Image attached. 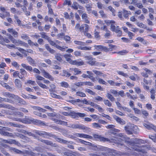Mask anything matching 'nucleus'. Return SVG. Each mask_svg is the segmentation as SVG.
Listing matches in <instances>:
<instances>
[{
    "instance_id": "f257e3e1",
    "label": "nucleus",
    "mask_w": 156,
    "mask_h": 156,
    "mask_svg": "<svg viewBox=\"0 0 156 156\" xmlns=\"http://www.w3.org/2000/svg\"><path fill=\"white\" fill-rule=\"evenodd\" d=\"M136 143H135L133 142H129L128 143V145L134 150L138 152H140V154H141V153H145L146 151L139 147L137 145V143H139V144L141 143H144V141L141 140H139L138 141H136Z\"/></svg>"
},
{
    "instance_id": "f03ea898",
    "label": "nucleus",
    "mask_w": 156,
    "mask_h": 156,
    "mask_svg": "<svg viewBox=\"0 0 156 156\" xmlns=\"http://www.w3.org/2000/svg\"><path fill=\"white\" fill-rule=\"evenodd\" d=\"M105 23L107 25H111L110 30L113 32H115L116 33L118 34L119 36H121L122 34V32L120 29L119 27L117 26L115 27V22L113 20H106L105 21Z\"/></svg>"
},
{
    "instance_id": "7ed1b4c3",
    "label": "nucleus",
    "mask_w": 156,
    "mask_h": 156,
    "mask_svg": "<svg viewBox=\"0 0 156 156\" xmlns=\"http://www.w3.org/2000/svg\"><path fill=\"white\" fill-rule=\"evenodd\" d=\"M49 116L52 117V120L54 121L56 123L63 125H67V122H66L62 121L57 119H60V116L55 113H49L48 114Z\"/></svg>"
},
{
    "instance_id": "20e7f679",
    "label": "nucleus",
    "mask_w": 156,
    "mask_h": 156,
    "mask_svg": "<svg viewBox=\"0 0 156 156\" xmlns=\"http://www.w3.org/2000/svg\"><path fill=\"white\" fill-rule=\"evenodd\" d=\"M10 42V41L9 39L5 38L2 35H0V44L3 45H5L9 49H12V48H17L15 45L13 44H6V43H9Z\"/></svg>"
},
{
    "instance_id": "39448f33",
    "label": "nucleus",
    "mask_w": 156,
    "mask_h": 156,
    "mask_svg": "<svg viewBox=\"0 0 156 156\" xmlns=\"http://www.w3.org/2000/svg\"><path fill=\"white\" fill-rule=\"evenodd\" d=\"M138 128L136 126H134L133 124H129L125 127V130L126 133L129 134H131L132 133L133 131H134V129H136Z\"/></svg>"
},
{
    "instance_id": "423d86ee",
    "label": "nucleus",
    "mask_w": 156,
    "mask_h": 156,
    "mask_svg": "<svg viewBox=\"0 0 156 156\" xmlns=\"http://www.w3.org/2000/svg\"><path fill=\"white\" fill-rule=\"evenodd\" d=\"M35 77L37 80L36 81V82L40 87L43 89H48V86L42 83L41 82L39 81H43L44 79V77L37 75H36Z\"/></svg>"
},
{
    "instance_id": "0eeeda50",
    "label": "nucleus",
    "mask_w": 156,
    "mask_h": 156,
    "mask_svg": "<svg viewBox=\"0 0 156 156\" xmlns=\"http://www.w3.org/2000/svg\"><path fill=\"white\" fill-rule=\"evenodd\" d=\"M15 120L21 122L25 123H30V122H34V119L32 118H29L28 117L26 116L24 119H21L20 118H15Z\"/></svg>"
},
{
    "instance_id": "6e6552de",
    "label": "nucleus",
    "mask_w": 156,
    "mask_h": 156,
    "mask_svg": "<svg viewBox=\"0 0 156 156\" xmlns=\"http://www.w3.org/2000/svg\"><path fill=\"white\" fill-rule=\"evenodd\" d=\"M0 140L4 143L9 144H14L18 146H20V144L18 141L15 140L10 139L7 140H2L1 139Z\"/></svg>"
},
{
    "instance_id": "1a4fd4ad",
    "label": "nucleus",
    "mask_w": 156,
    "mask_h": 156,
    "mask_svg": "<svg viewBox=\"0 0 156 156\" xmlns=\"http://www.w3.org/2000/svg\"><path fill=\"white\" fill-rule=\"evenodd\" d=\"M41 71L42 73V75L46 78L48 79L51 81H54V78L50 75L48 73L46 72L44 70L41 69Z\"/></svg>"
},
{
    "instance_id": "9d476101",
    "label": "nucleus",
    "mask_w": 156,
    "mask_h": 156,
    "mask_svg": "<svg viewBox=\"0 0 156 156\" xmlns=\"http://www.w3.org/2000/svg\"><path fill=\"white\" fill-rule=\"evenodd\" d=\"M69 72H71V73L72 74L75 75H80L82 73V72L80 70L76 68H70Z\"/></svg>"
},
{
    "instance_id": "9b49d317",
    "label": "nucleus",
    "mask_w": 156,
    "mask_h": 156,
    "mask_svg": "<svg viewBox=\"0 0 156 156\" xmlns=\"http://www.w3.org/2000/svg\"><path fill=\"white\" fill-rule=\"evenodd\" d=\"M9 39L12 41V42L15 44L16 45H21L23 42V41L20 40H16L11 35H9Z\"/></svg>"
},
{
    "instance_id": "f8f14e48",
    "label": "nucleus",
    "mask_w": 156,
    "mask_h": 156,
    "mask_svg": "<svg viewBox=\"0 0 156 156\" xmlns=\"http://www.w3.org/2000/svg\"><path fill=\"white\" fill-rule=\"evenodd\" d=\"M1 126H0V134L2 135L5 136H8L15 138V136L11 133H9L3 131V129H2Z\"/></svg>"
},
{
    "instance_id": "ddd939ff",
    "label": "nucleus",
    "mask_w": 156,
    "mask_h": 156,
    "mask_svg": "<svg viewBox=\"0 0 156 156\" xmlns=\"http://www.w3.org/2000/svg\"><path fill=\"white\" fill-rule=\"evenodd\" d=\"M143 125L147 129L151 130L152 129L156 132V126H154L152 124L146 122L143 124Z\"/></svg>"
},
{
    "instance_id": "4468645a",
    "label": "nucleus",
    "mask_w": 156,
    "mask_h": 156,
    "mask_svg": "<svg viewBox=\"0 0 156 156\" xmlns=\"http://www.w3.org/2000/svg\"><path fill=\"white\" fill-rule=\"evenodd\" d=\"M68 127L74 129H85V127L82 125H80L78 124H70Z\"/></svg>"
},
{
    "instance_id": "2eb2a0df",
    "label": "nucleus",
    "mask_w": 156,
    "mask_h": 156,
    "mask_svg": "<svg viewBox=\"0 0 156 156\" xmlns=\"http://www.w3.org/2000/svg\"><path fill=\"white\" fill-rule=\"evenodd\" d=\"M94 137L97 140H99L101 141H108V139L102 137L101 136L97 134H94Z\"/></svg>"
},
{
    "instance_id": "dca6fc26",
    "label": "nucleus",
    "mask_w": 156,
    "mask_h": 156,
    "mask_svg": "<svg viewBox=\"0 0 156 156\" xmlns=\"http://www.w3.org/2000/svg\"><path fill=\"white\" fill-rule=\"evenodd\" d=\"M76 136L80 138L90 139L92 138V136L83 133H76Z\"/></svg>"
},
{
    "instance_id": "f3484780",
    "label": "nucleus",
    "mask_w": 156,
    "mask_h": 156,
    "mask_svg": "<svg viewBox=\"0 0 156 156\" xmlns=\"http://www.w3.org/2000/svg\"><path fill=\"white\" fill-rule=\"evenodd\" d=\"M113 117L114 119L118 123L122 125L125 124V121L117 116L115 115L113 116Z\"/></svg>"
},
{
    "instance_id": "a211bd4d",
    "label": "nucleus",
    "mask_w": 156,
    "mask_h": 156,
    "mask_svg": "<svg viewBox=\"0 0 156 156\" xmlns=\"http://www.w3.org/2000/svg\"><path fill=\"white\" fill-rule=\"evenodd\" d=\"M71 7L75 9H77L78 8L82 9L83 8V7L80 6L76 2H73V3Z\"/></svg>"
},
{
    "instance_id": "6ab92c4d",
    "label": "nucleus",
    "mask_w": 156,
    "mask_h": 156,
    "mask_svg": "<svg viewBox=\"0 0 156 156\" xmlns=\"http://www.w3.org/2000/svg\"><path fill=\"white\" fill-rule=\"evenodd\" d=\"M14 17L15 19V22L17 23L18 26H22L23 27L25 26L24 25L22 24V21L19 19V17L18 16L15 15Z\"/></svg>"
},
{
    "instance_id": "aec40b11",
    "label": "nucleus",
    "mask_w": 156,
    "mask_h": 156,
    "mask_svg": "<svg viewBox=\"0 0 156 156\" xmlns=\"http://www.w3.org/2000/svg\"><path fill=\"white\" fill-rule=\"evenodd\" d=\"M12 98L18 100L19 101L20 103H21L24 105L26 104V102L24 101L22 99L19 97L17 95L13 94V96H12Z\"/></svg>"
},
{
    "instance_id": "412c9836",
    "label": "nucleus",
    "mask_w": 156,
    "mask_h": 156,
    "mask_svg": "<svg viewBox=\"0 0 156 156\" xmlns=\"http://www.w3.org/2000/svg\"><path fill=\"white\" fill-rule=\"evenodd\" d=\"M8 31L9 33H12L15 37L18 36V33L13 28H9L8 29Z\"/></svg>"
},
{
    "instance_id": "4be33fe9",
    "label": "nucleus",
    "mask_w": 156,
    "mask_h": 156,
    "mask_svg": "<svg viewBox=\"0 0 156 156\" xmlns=\"http://www.w3.org/2000/svg\"><path fill=\"white\" fill-rule=\"evenodd\" d=\"M10 16L9 12H4L3 13H0V17L4 19L6 17H9Z\"/></svg>"
},
{
    "instance_id": "5701e85b",
    "label": "nucleus",
    "mask_w": 156,
    "mask_h": 156,
    "mask_svg": "<svg viewBox=\"0 0 156 156\" xmlns=\"http://www.w3.org/2000/svg\"><path fill=\"white\" fill-rule=\"evenodd\" d=\"M63 56L65 58L67 61L69 62L71 64V62L73 61L70 58V57H73L72 55L70 54H66L64 55Z\"/></svg>"
},
{
    "instance_id": "b1692460",
    "label": "nucleus",
    "mask_w": 156,
    "mask_h": 156,
    "mask_svg": "<svg viewBox=\"0 0 156 156\" xmlns=\"http://www.w3.org/2000/svg\"><path fill=\"white\" fill-rule=\"evenodd\" d=\"M71 64L78 66H81L84 65V62L83 61L79 62L76 60H74L73 61H71Z\"/></svg>"
},
{
    "instance_id": "393cba45",
    "label": "nucleus",
    "mask_w": 156,
    "mask_h": 156,
    "mask_svg": "<svg viewBox=\"0 0 156 156\" xmlns=\"http://www.w3.org/2000/svg\"><path fill=\"white\" fill-rule=\"evenodd\" d=\"M82 18L85 23H90V21L88 19L87 15L86 13H83L82 16Z\"/></svg>"
},
{
    "instance_id": "a878e982",
    "label": "nucleus",
    "mask_w": 156,
    "mask_h": 156,
    "mask_svg": "<svg viewBox=\"0 0 156 156\" xmlns=\"http://www.w3.org/2000/svg\"><path fill=\"white\" fill-rule=\"evenodd\" d=\"M7 126H14L17 127H20L21 125L15 123L14 122H8L6 123Z\"/></svg>"
},
{
    "instance_id": "bb28decb",
    "label": "nucleus",
    "mask_w": 156,
    "mask_h": 156,
    "mask_svg": "<svg viewBox=\"0 0 156 156\" xmlns=\"http://www.w3.org/2000/svg\"><path fill=\"white\" fill-rule=\"evenodd\" d=\"M93 128L94 129L100 128L103 126L98 123L94 122L91 124Z\"/></svg>"
},
{
    "instance_id": "cd10ccee",
    "label": "nucleus",
    "mask_w": 156,
    "mask_h": 156,
    "mask_svg": "<svg viewBox=\"0 0 156 156\" xmlns=\"http://www.w3.org/2000/svg\"><path fill=\"white\" fill-rule=\"evenodd\" d=\"M21 66L23 68L25 69L28 71H30L32 70V68L31 66L27 65L25 64H22Z\"/></svg>"
},
{
    "instance_id": "c85d7f7f",
    "label": "nucleus",
    "mask_w": 156,
    "mask_h": 156,
    "mask_svg": "<svg viewBox=\"0 0 156 156\" xmlns=\"http://www.w3.org/2000/svg\"><path fill=\"white\" fill-rule=\"evenodd\" d=\"M77 48L78 49H80L81 50H84V51H87L91 49V47H82V46H79L77 47Z\"/></svg>"
},
{
    "instance_id": "c756f323",
    "label": "nucleus",
    "mask_w": 156,
    "mask_h": 156,
    "mask_svg": "<svg viewBox=\"0 0 156 156\" xmlns=\"http://www.w3.org/2000/svg\"><path fill=\"white\" fill-rule=\"evenodd\" d=\"M9 150L11 152L16 153H21L22 152L20 151L13 147H10Z\"/></svg>"
},
{
    "instance_id": "7c9ffc66",
    "label": "nucleus",
    "mask_w": 156,
    "mask_h": 156,
    "mask_svg": "<svg viewBox=\"0 0 156 156\" xmlns=\"http://www.w3.org/2000/svg\"><path fill=\"white\" fill-rule=\"evenodd\" d=\"M119 136L121 137L119 139V141H125L126 142L127 137H126V136L123 134H120L119 135Z\"/></svg>"
},
{
    "instance_id": "2f4dec72",
    "label": "nucleus",
    "mask_w": 156,
    "mask_h": 156,
    "mask_svg": "<svg viewBox=\"0 0 156 156\" xmlns=\"http://www.w3.org/2000/svg\"><path fill=\"white\" fill-rule=\"evenodd\" d=\"M15 84L18 88H20L22 85L20 81L18 79H16L15 80Z\"/></svg>"
},
{
    "instance_id": "473e14b6",
    "label": "nucleus",
    "mask_w": 156,
    "mask_h": 156,
    "mask_svg": "<svg viewBox=\"0 0 156 156\" xmlns=\"http://www.w3.org/2000/svg\"><path fill=\"white\" fill-rule=\"evenodd\" d=\"M45 48L51 54H54L55 52V51L51 48L47 44H46L45 45Z\"/></svg>"
},
{
    "instance_id": "72a5a7b5",
    "label": "nucleus",
    "mask_w": 156,
    "mask_h": 156,
    "mask_svg": "<svg viewBox=\"0 0 156 156\" xmlns=\"http://www.w3.org/2000/svg\"><path fill=\"white\" fill-rule=\"evenodd\" d=\"M63 74L62 75V76H65L66 77H69L72 74L71 73V72L67 71L66 70H63Z\"/></svg>"
},
{
    "instance_id": "f704fd0d",
    "label": "nucleus",
    "mask_w": 156,
    "mask_h": 156,
    "mask_svg": "<svg viewBox=\"0 0 156 156\" xmlns=\"http://www.w3.org/2000/svg\"><path fill=\"white\" fill-rule=\"evenodd\" d=\"M50 88L49 89V90L51 92H53L55 91L56 88V87L55 85L53 83H51L49 85Z\"/></svg>"
},
{
    "instance_id": "c9c22d12",
    "label": "nucleus",
    "mask_w": 156,
    "mask_h": 156,
    "mask_svg": "<svg viewBox=\"0 0 156 156\" xmlns=\"http://www.w3.org/2000/svg\"><path fill=\"white\" fill-rule=\"evenodd\" d=\"M106 96L111 101H113L115 100V98L112 95L108 92H107Z\"/></svg>"
},
{
    "instance_id": "e433bc0d",
    "label": "nucleus",
    "mask_w": 156,
    "mask_h": 156,
    "mask_svg": "<svg viewBox=\"0 0 156 156\" xmlns=\"http://www.w3.org/2000/svg\"><path fill=\"white\" fill-rule=\"evenodd\" d=\"M13 76L14 77H16L18 76L20 79L23 78L22 76L19 75V73L18 71H16L14 72L13 74Z\"/></svg>"
},
{
    "instance_id": "4c0bfd02",
    "label": "nucleus",
    "mask_w": 156,
    "mask_h": 156,
    "mask_svg": "<svg viewBox=\"0 0 156 156\" xmlns=\"http://www.w3.org/2000/svg\"><path fill=\"white\" fill-rule=\"evenodd\" d=\"M32 108L35 110H38L40 112H44L46 111V110L45 109L39 107L33 106L32 107Z\"/></svg>"
},
{
    "instance_id": "58836bf2",
    "label": "nucleus",
    "mask_w": 156,
    "mask_h": 156,
    "mask_svg": "<svg viewBox=\"0 0 156 156\" xmlns=\"http://www.w3.org/2000/svg\"><path fill=\"white\" fill-rule=\"evenodd\" d=\"M27 60L31 65L35 64V61L30 57H28L27 58Z\"/></svg>"
},
{
    "instance_id": "ea45409f",
    "label": "nucleus",
    "mask_w": 156,
    "mask_h": 156,
    "mask_svg": "<svg viewBox=\"0 0 156 156\" xmlns=\"http://www.w3.org/2000/svg\"><path fill=\"white\" fill-rule=\"evenodd\" d=\"M17 49L22 54H23L24 55H27V50H26L20 47L17 48Z\"/></svg>"
},
{
    "instance_id": "a19ab883",
    "label": "nucleus",
    "mask_w": 156,
    "mask_h": 156,
    "mask_svg": "<svg viewBox=\"0 0 156 156\" xmlns=\"http://www.w3.org/2000/svg\"><path fill=\"white\" fill-rule=\"evenodd\" d=\"M23 2L24 5L22 9L23 11H24L27 9L26 7L27 6L28 3L27 0H23Z\"/></svg>"
},
{
    "instance_id": "79ce46f5",
    "label": "nucleus",
    "mask_w": 156,
    "mask_h": 156,
    "mask_svg": "<svg viewBox=\"0 0 156 156\" xmlns=\"http://www.w3.org/2000/svg\"><path fill=\"white\" fill-rule=\"evenodd\" d=\"M60 84L61 86L65 88H67L69 86L68 83L67 82L64 81L61 82Z\"/></svg>"
},
{
    "instance_id": "37998d69",
    "label": "nucleus",
    "mask_w": 156,
    "mask_h": 156,
    "mask_svg": "<svg viewBox=\"0 0 156 156\" xmlns=\"http://www.w3.org/2000/svg\"><path fill=\"white\" fill-rule=\"evenodd\" d=\"M75 44L80 46H84L85 45V42H82L81 41H74Z\"/></svg>"
},
{
    "instance_id": "c03bdc74",
    "label": "nucleus",
    "mask_w": 156,
    "mask_h": 156,
    "mask_svg": "<svg viewBox=\"0 0 156 156\" xmlns=\"http://www.w3.org/2000/svg\"><path fill=\"white\" fill-rule=\"evenodd\" d=\"M55 47L58 49L59 50L61 51H65V49L66 48H68L67 47H62L58 45H55Z\"/></svg>"
},
{
    "instance_id": "a18cd8bd",
    "label": "nucleus",
    "mask_w": 156,
    "mask_h": 156,
    "mask_svg": "<svg viewBox=\"0 0 156 156\" xmlns=\"http://www.w3.org/2000/svg\"><path fill=\"white\" fill-rule=\"evenodd\" d=\"M123 11L124 16L126 18L128 17L129 16V14L131 13L130 11L128 12L124 9H123Z\"/></svg>"
},
{
    "instance_id": "49530a36",
    "label": "nucleus",
    "mask_w": 156,
    "mask_h": 156,
    "mask_svg": "<svg viewBox=\"0 0 156 156\" xmlns=\"http://www.w3.org/2000/svg\"><path fill=\"white\" fill-rule=\"evenodd\" d=\"M105 104L109 107H111L112 105L111 103L108 100H104L103 101Z\"/></svg>"
},
{
    "instance_id": "de8ad7c7",
    "label": "nucleus",
    "mask_w": 156,
    "mask_h": 156,
    "mask_svg": "<svg viewBox=\"0 0 156 156\" xmlns=\"http://www.w3.org/2000/svg\"><path fill=\"white\" fill-rule=\"evenodd\" d=\"M117 73L119 75H122L126 77H127L128 76V75L127 74L124 73L122 71H118Z\"/></svg>"
},
{
    "instance_id": "09e8293b",
    "label": "nucleus",
    "mask_w": 156,
    "mask_h": 156,
    "mask_svg": "<svg viewBox=\"0 0 156 156\" xmlns=\"http://www.w3.org/2000/svg\"><path fill=\"white\" fill-rule=\"evenodd\" d=\"M51 96L53 98L60 99L61 98L60 96L55 94L52 92L50 93Z\"/></svg>"
},
{
    "instance_id": "8fccbe9b",
    "label": "nucleus",
    "mask_w": 156,
    "mask_h": 156,
    "mask_svg": "<svg viewBox=\"0 0 156 156\" xmlns=\"http://www.w3.org/2000/svg\"><path fill=\"white\" fill-rule=\"evenodd\" d=\"M76 95L80 97H84L86 96L85 94L82 92L79 91L76 93Z\"/></svg>"
},
{
    "instance_id": "3c124183",
    "label": "nucleus",
    "mask_w": 156,
    "mask_h": 156,
    "mask_svg": "<svg viewBox=\"0 0 156 156\" xmlns=\"http://www.w3.org/2000/svg\"><path fill=\"white\" fill-rule=\"evenodd\" d=\"M95 66H103L104 67L105 66V64L103 62H98L96 61Z\"/></svg>"
},
{
    "instance_id": "603ef678",
    "label": "nucleus",
    "mask_w": 156,
    "mask_h": 156,
    "mask_svg": "<svg viewBox=\"0 0 156 156\" xmlns=\"http://www.w3.org/2000/svg\"><path fill=\"white\" fill-rule=\"evenodd\" d=\"M40 34L42 38H45L47 40L49 39V37L45 33L42 32L40 33Z\"/></svg>"
},
{
    "instance_id": "864d4df0",
    "label": "nucleus",
    "mask_w": 156,
    "mask_h": 156,
    "mask_svg": "<svg viewBox=\"0 0 156 156\" xmlns=\"http://www.w3.org/2000/svg\"><path fill=\"white\" fill-rule=\"evenodd\" d=\"M84 110L87 112L90 111L91 112H94L95 111V109L92 108L87 107L84 108Z\"/></svg>"
},
{
    "instance_id": "5fc2aeb1",
    "label": "nucleus",
    "mask_w": 156,
    "mask_h": 156,
    "mask_svg": "<svg viewBox=\"0 0 156 156\" xmlns=\"http://www.w3.org/2000/svg\"><path fill=\"white\" fill-rule=\"evenodd\" d=\"M18 131L21 132L22 133H27L30 136H34V134L30 132H27L24 130L19 131V129H18Z\"/></svg>"
},
{
    "instance_id": "6e6d98bb",
    "label": "nucleus",
    "mask_w": 156,
    "mask_h": 156,
    "mask_svg": "<svg viewBox=\"0 0 156 156\" xmlns=\"http://www.w3.org/2000/svg\"><path fill=\"white\" fill-rule=\"evenodd\" d=\"M95 108L97 109L99 112H102L104 111L103 109L100 106L97 104L96 105Z\"/></svg>"
},
{
    "instance_id": "4d7b16f0",
    "label": "nucleus",
    "mask_w": 156,
    "mask_h": 156,
    "mask_svg": "<svg viewBox=\"0 0 156 156\" xmlns=\"http://www.w3.org/2000/svg\"><path fill=\"white\" fill-rule=\"evenodd\" d=\"M62 56L60 54H57L55 55V58L57 60L60 61L62 60Z\"/></svg>"
},
{
    "instance_id": "13d9d810",
    "label": "nucleus",
    "mask_w": 156,
    "mask_h": 156,
    "mask_svg": "<svg viewBox=\"0 0 156 156\" xmlns=\"http://www.w3.org/2000/svg\"><path fill=\"white\" fill-rule=\"evenodd\" d=\"M110 92L113 94L115 97L117 96L118 95V92L117 90H115L111 89L110 90Z\"/></svg>"
},
{
    "instance_id": "bf43d9fd",
    "label": "nucleus",
    "mask_w": 156,
    "mask_h": 156,
    "mask_svg": "<svg viewBox=\"0 0 156 156\" xmlns=\"http://www.w3.org/2000/svg\"><path fill=\"white\" fill-rule=\"evenodd\" d=\"M12 65L15 67L17 69H19L20 65L16 62H12Z\"/></svg>"
},
{
    "instance_id": "052dcab7",
    "label": "nucleus",
    "mask_w": 156,
    "mask_h": 156,
    "mask_svg": "<svg viewBox=\"0 0 156 156\" xmlns=\"http://www.w3.org/2000/svg\"><path fill=\"white\" fill-rule=\"evenodd\" d=\"M85 91L86 92L88 93L91 95H94L95 94V93L94 92L89 89H86Z\"/></svg>"
},
{
    "instance_id": "680f3d73",
    "label": "nucleus",
    "mask_w": 156,
    "mask_h": 156,
    "mask_svg": "<svg viewBox=\"0 0 156 156\" xmlns=\"http://www.w3.org/2000/svg\"><path fill=\"white\" fill-rule=\"evenodd\" d=\"M108 9L112 12L113 15L115 16V10L111 6H108Z\"/></svg>"
},
{
    "instance_id": "e2e57ef3",
    "label": "nucleus",
    "mask_w": 156,
    "mask_h": 156,
    "mask_svg": "<svg viewBox=\"0 0 156 156\" xmlns=\"http://www.w3.org/2000/svg\"><path fill=\"white\" fill-rule=\"evenodd\" d=\"M74 55L76 57L81 56V52L80 51H75L74 52Z\"/></svg>"
},
{
    "instance_id": "0e129e2a",
    "label": "nucleus",
    "mask_w": 156,
    "mask_h": 156,
    "mask_svg": "<svg viewBox=\"0 0 156 156\" xmlns=\"http://www.w3.org/2000/svg\"><path fill=\"white\" fill-rule=\"evenodd\" d=\"M96 61L93 60V58L92 59L90 60L89 61H88L87 63L90 65H95L96 64Z\"/></svg>"
},
{
    "instance_id": "69168bd1",
    "label": "nucleus",
    "mask_w": 156,
    "mask_h": 156,
    "mask_svg": "<svg viewBox=\"0 0 156 156\" xmlns=\"http://www.w3.org/2000/svg\"><path fill=\"white\" fill-rule=\"evenodd\" d=\"M20 73L23 76H22L23 78L26 75V72L23 69H20Z\"/></svg>"
},
{
    "instance_id": "338daca9",
    "label": "nucleus",
    "mask_w": 156,
    "mask_h": 156,
    "mask_svg": "<svg viewBox=\"0 0 156 156\" xmlns=\"http://www.w3.org/2000/svg\"><path fill=\"white\" fill-rule=\"evenodd\" d=\"M109 49H111V50H115L117 48V46L115 45H113L111 44H109Z\"/></svg>"
},
{
    "instance_id": "774afa93",
    "label": "nucleus",
    "mask_w": 156,
    "mask_h": 156,
    "mask_svg": "<svg viewBox=\"0 0 156 156\" xmlns=\"http://www.w3.org/2000/svg\"><path fill=\"white\" fill-rule=\"evenodd\" d=\"M136 24L138 27L141 28H144L146 27L145 25L143 24L142 23L137 22Z\"/></svg>"
}]
</instances>
